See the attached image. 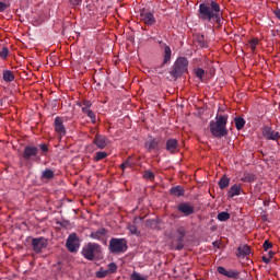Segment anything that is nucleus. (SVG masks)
I'll list each match as a JSON object with an SVG mask.
<instances>
[{
  "mask_svg": "<svg viewBox=\"0 0 280 280\" xmlns=\"http://www.w3.org/2000/svg\"><path fill=\"white\" fill-rule=\"evenodd\" d=\"M271 257H275V252L272 250L269 252V258L271 259Z\"/></svg>",
  "mask_w": 280,
  "mask_h": 280,
  "instance_id": "47",
  "label": "nucleus"
},
{
  "mask_svg": "<svg viewBox=\"0 0 280 280\" xmlns=\"http://www.w3.org/2000/svg\"><path fill=\"white\" fill-rule=\"evenodd\" d=\"M82 255L88 261H94L102 255V246L97 243H88L82 249Z\"/></svg>",
  "mask_w": 280,
  "mask_h": 280,
  "instance_id": "3",
  "label": "nucleus"
},
{
  "mask_svg": "<svg viewBox=\"0 0 280 280\" xmlns=\"http://www.w3.org/2000/svg\"><path fill=\"white\" fill-rule=\"evenodd\" d=\"M159 143H161V140L153 138L145 142L144 148H147L149 152H152V150H159Z\"/></svg>",
  "mask_w": 280,
  "mask_h": 280,
  "instance_id": "18",
  "label": "nucleus"
},
{
  "mask_svg": "<svg viewBox=\"0 0 280 280\" xmlns=\"http://www.w3.org/2000/svg\"><path fill=\"white\" fill-rule=\"evenodd\" d=\"M8 8H10L8 4L0 2V12H5Z\"/></svg>",
  "mask_w": 280,
  "mask_h": 280,
  "instance_id": "42",
  "label": "nucleus"
},
{
  "mask_svg": "<svg viewBox=\"0 0 280 280\" xmlns=\"http://www.w3.org/2000/svg\"><path fill=\"white\" fill-rule=\"evenodd\" d=\"M66 246L70 253H78V249L80 248V240L78 238V234H70L67 238Z\"/></svg>",
  "mask_w": 280,
  "mask_h": 280,
  "instance_id": "6",
  "label": "nucleus"
},
{
  "mask_svg": "<svg viewBox=\"0 0 280 280\" xmlns=\"http://www.w3.org/2000/svg\"><path fill=\"white\" fill-rule=\"evenodd\" d=\"M231 185V178H229L226 175H223L221 179L219 180V187L220 189H226Z\"/></svg>",
  "mask_w": 280,
  "mask_h": 280,
  "instance_id": "25",
  "label": "nucleus"
},
{
  "mask_svg": "<svg viewBox=\"0 0 280 280\" xmlns=\"http://www.w3.org/2000/svg\"><path fill=\"white\" fill-rule=\"evenodd\" d=\"M237 257H247V255H250V246L248 245H242L237 248Z\"/></svg>",
  "mask_w": 280,
  "mask_h": 280,
  "instance_id": "23",
  "label": "nucleus"
},
{
  "mask_svg": "<svg viewBox=\"0 0 280 280\" xmlns=\"http://www.w3.org/2000/svg\"><path fill=\"white\" fill-rule=\"evenodd\" d=\"M10 54V50L8 49V47L2 48V50L0 51V58H3V60H5V58H8Z\"/></svg>",
  "mask_w": 280,
  "mask_h": 280,
  "instance_id": "35",
  "label": "nucleus"
},
{
  "mask_svg": "<svg viewBox=\"0 0 280 280\" xmlns=\"http://www.w3.org/2000/svg\"><path fill=\"white\" fill-rule=\"evenodd\" d=\"M177 245H176V250H183V248H185V245L183 244V240H185V229L179 228L177 229Z\"/></svg>",
  "mask_w": 280,
  "mask_h": 280,
  "instance_id": "16",
  "label": "nucleus"
},
{
  "mask_svg": "<svg viewBox=\"0 0 280 280\" xmlns=\"http://www.w3.org/2000/svg\"><path fill=\"white\" fill-rule=\"evenodd\" d=\"M229 121V116L226 115H217L215 120H211L209 122L210 132L217 139H222V137H226L229 135V130L226 129V124Z\"/></svg>",
  "mask_w": 280,
  "mask_h": 280,
  "instance_id": "2",
  "label": "nucleus"
},
{
  "mask_svg": "<svg viewBox=\"0 0 280 280\" xmlns=\"http://www.w3.org/2000/svg\"><path fill=\"white\" fill-rule=\"evenodd\" d=\"M54 128L59 137H65V135H67V128L65 127V118L57 116L54 121Z\"/></svg>",
  "mask_w": 280,
  "mask_h": 280,
  "instance_id": "8",
  "label": "nucleus"
},
{
  "mask_svg": "<svg viewBox=\"0 0 280 280\" xmlns=\"http://www.w3.org/2000/svg\"><path fill=\"white\" fill-rule=\"evenodd\" d=\"M93 143L95 147H97L100 150H104L109 143L108 139L105 136L96 135L94 137Z\"/></svg>",
  "mask_w": 280,
  "mask_h": 280,
  "instance_id": "11",
  "label": "nucleus"
},
{
  "mask_svg": "<svg viewBox=\"0 0 280 280\" xmlns=\"http://www.w3.org/2000/svg\"><path fill=\"white\" fill-rule=\"evenodd\" d=\"M234 124L236 126V130H242V128H244V126H246V120H244V118L236 116L234 118Z\"/></svg>",
  "mask_w": 280,
  "mask_h": 280,
  "instance_id": "26",
  "label": "nucleus"
},
{
  "mask_svg": "<svg viewBox=\"0 0 280 280\" xmlns=\"http://www.w3.org/2000/svg\"><path fill=\"white\" fill-rule=\"evenodd\" d=\"M241 180L243 183H253L255 180V175L250 173H244Z\"/></svg>",
  "mask_w": 280,
  "mask_h": 280,
  "instance_id": "30",
  "label": "nucleus"
},
{
  "mask_svg": "<svg viewBox=\"0 0 280 280\" xmlns=\"http://www.w3.org/2000/svg\"><path fill=\"white\" fill-rule=\"evenodd\" d=\"M106 233H108V231L106 229H104V228H101V229L92 232L90 234V237L92 240H104V237H106Z\"/></svg>",
  "mask_w": 280,
  "mask_h": 280,
  "instance_id": "17",
  "label": "nucleus"
},
{
  "mask_svg": "<svg viewBox=\"0 0 280 280\" xmlns=\"http://www.w3.org/2000/svg\"><path fill=\"white\" fill-rule=\"evenodd\" d=\"M161 47H164V61L163 65H167L170 60H172V48L170 46L165 45V43L160 42Z\"/></svg>",
  "mask_w": 280,
  "mask_h": 280,
  "instance_id": "19",
  "label": "nucleus"
},
{
  "mask_svg": "<svg viewBox=\"0 0 280 280\" xmlns=\"http://www.w3.org/2000/svg\"><path fill=\"white\" fill-rule=\"evenodd\" d=\"M39 149L42 150V152H48V150H49L47 144H39Z\"/></svg>",
  "mask_w": 280,
  "mask_h": 280,
  "instance_id": "43",
  "label": "nucleus"
},
{
  "mask_svg": "<svg viewBox=\"0 0 280 280\" xmlns=\"http://www.w3.org/2000/svg\"><path fill=\"white\" fill-rule=\"evenodd\" d=\"M217 218L219 222H226V220H231V214L229 212L223 211V212H220Z\"/></svg>",
  "mask_w": 280,
  "mask_h": 280,
  "instance_id": "31",
  "label": "nucleus"
},
{
  "mask_svg": "<svg viewBox=\"0 0 280 280\" xmlns=\"http://www.w3.org/2000/svg\"><path fill=\"white\" fill-rule=\"evenodd\" d=\"M70 3L72 5H80V3H82V0H70Z\"/></svg>",
  "mask_w": 280,
  "mask_h": 280,
  "instance_id": "44",
  "label": "nucleus"
},
{
  "mask_svg": "<svg viewBox=\"0 0 280 280\" xmlns=\"http://www.w3.org/2000/svg\"><path fill=\"white\" fill-rule=\"evenodd\" d=\"M198 16L201 21H215V23H220V4L215 1L201 3L199 5Z\"/></svg>",
  "mask_w": 280,
  "mask_h": 280,
  "instance_id": "1",
  "label": "nucleus"
},
{
  "mask_svg": "<svg viewBox=\"0 0 280 280\" xmlns=\"http://www.w3.org/2000/svg\"><path fill=\"white\" fill-rule=\"evenodd\" d=\"M131 280H148V279H145V277L141 276V275L138 273V272H133V273L131 275Z\"/></svg>",
  "mask_w": 280,
  "mask_h": 280,
  "instance_id": "36",
  "label": "nucleus"
},
{
  "mask_svg": "<svg viewBox=\"0 0 280 280\" xmlns=\"http://www.w3.org/2000/svg\"><path fill=\"white\" fill-rule=\"evenodd\" d=\"M196 75L199 78V80H202V78H205V70L202 68H198L196 70Z\"/></svg>",
  "mask_w": 280,
  "mask_h": 280,
  "instance_id": "38",
  "label": "nucleus"
},
{
  "mask_svg": "<svg viewBox=\"0 0 280 280\" xmlns=\"http://www.w3.org/2000/svg\"><path fill=\"white\" fill-rule=\"evenodd\" d=\"M275 15H276L277 19H279V21H280V10H279V9H277V10L275 11Z\"/></svg>",
  "mask_w": 280,
  "mask_h": 280,
  "instance_id": "46",
  "label": "nucleus"
},
{
  "mask_svg": "<svg viewBox=\"0 0 280 280\" xmlns=\"http://www.w3.org/2000/svg\"><path fill=\"white\" fill-rule=\"evenodd\" d=\"M133 165L135 162L132 161V156H129L122 164H120V170L124 172L127 167H132Z\"/></svg>",
  "mask_w": 280,
  "mask_h": 280,
  "instance_id": "28",
  "label": "nucleus"
},
{
  "mask_svg": "<svg viewBox=\"0 0 280 280\" xmlns=\"http://www.w3.org/2000/svg\"><path fill=\"white\" fill-rule=\"evenodd\" d=\"M171 196H176V198H180V196H185V189L180 186H175L170 189Z\"/></svg>",
  "mask_w": 280,
  "mask_h": 280,
  "instance_id": "22",
  "label": "nucleus"
},
{
  "mask_svg": "<svg viewBox=\"0 0 280 280\" xmlns=\"http://www.w3.org/2000/svg\"><path fill=\"white\" fill-rule=\"evenodd\" d=\"M127 229L131 233V235H139V230L137 229V225L129 224Z\"/></svg>",
  "mask_w": 280,
  "mask_h": 280,
  "instance_id": "33",
  "label": "nucleus"
},
{
  "mask_svg": "<svg viewBox=\"0 0 280 280\" xmlns=\"http://www.w3.org/2000/svg\"><path fill=\"white\" fill-rule=\"evenodd\" d=\"M177 211H179L180 213L187 217V215H194V213L196 212V209L191 203L182 202L178 205Z\"/></svg>",
  "mask_w": 280,
  "mask_h": 280,
  "instance_id": "10",
  "label": "nucleus"
},
{
  "mask_svg": "<svg viewBox=\"0 0 280 280\" xmlns=\"http://www.w3.org/2000/svg\"><path fill=\"white\" fill-rule=\"evenodd\" d=\"M217 271L219 272V275H223V277H228L229 279H235V277H237V271L234 270H226V268L224 267H218Z\"/></svg>",
  "mask_w": 280,
  "mask_h": 280,
  "instance_id": "15",
  "label": "nucleus"
},
{
  "mask_svg": "<svg viewBox=\"0 0 280 280\" xmlns=\"http://www.w3.org/2000/svg\"><path fill=\"white\" fill-rule=\"evenodd\" d=\"M257 43H258L257 39L249 40L252 51H255V47H257Z\"/></svg>",
  "mask_w": 280,
  "mask_h": 280,
  "instance_id": "40",
  "label": "nucleus"
},
{
  "mask_svg": "<svg viewBox=\"0 0 280 280\" xmlns=\"http://www.w3.org/2000/svg\"><path fill=\"white\" fill-rule=\"evenodd\" d=\"M140 16L145 25H154L156 23V18H154L152 12H142Z\"/></svg>",
  "mask_w": 280,
  "mask_h": 280,
  "instance_id": "13",
  "label": "nucleus"
},
{
  "mask_svg": "<svg viewBox=\"0 0 280 280\" xmlns=\"http://www.w3.org/2000/svg\"><path fill=\"white\" fill-rule=\"evenodd\" d=\"M264 264H270V258L262 256Z\"/></svg>",
  "mask_w": 280,
  "mask_h": 280,
  "instance_id": "45",
  "label": "nucleus"
},
{
  "mask_svg": "<svg viewBox=\"0 0 280 280\" xmlns=\"http://www.w3.org/2000/svg\"><path fill=\"white\" fill-rule=\"evenodd\" d=\"M143 178L147 180H154V173L152 171H145L143 174Z\"/></svg>",
  "mask_w": 280,
  "mask_h": 280,
  "instance_id": "34",
  "label": "nucleus"
},
{
  "mask_svg": "<svg viewBox=\"0 0 280 280\" xmlns=\"http://www.w3.org/2000/svg\"><path fill=\"white\" fill-rule=\"evenodd\" d=\"M93 106V103L91 101H83L80 104L81 110L84 115H88V117L91 119L92 124H95L96 118H95V113L91 109Z\"/></svg>",
  "mask_w": 280,
  "mask_h": 280,
  "instance_id": "7",
  "label": "nucleus"
},
{
  "mask_svg": "<svg viewBox=\"0 0 280 280\" xmlns=\"http://www.w3.org/2000/svg\"><path fill=\"white\" fill-rule=\"evenodd\" d=\"M32 248L34 253H40L43 248H47V241L45 237L33 238Z\"/></svg>",
  "mask_w": 280,
  "mask_h": 280,
  "instance_id": "9",
  "label": "nucleus"
},
{
  "mask_svg": "<svg viewBox=\"0 0 280 280\" xmlns=\"http://www.w3.org/2000/svg\"><path fill=\"white\" fill-rule=\"evenodd\" d=\"M107 272H117V265L115 262H110L108 265V269H107Z\"/></svg>",
  "mask_w": 280,
  "mask_h": 280,
  "instance_id": "37",
  "label": "nucleus"
},
{
  "mask_svg": "<svg viewBox=\"0 0 280 280\" xmlns=\"http://www.w3.org/2000/svg\"><path fill=\"white\" fill-rule=\"evenodd\" d=\"M106 156H108V153L104 151H98L96 152L95 161H102L103 159H106Z\"/></svg>",
  "mask_w": 280,
  "mask_h": 280,
  "instance_id": "32",
  "label": "nucleus"
},
{
  "mask_svg": "<svg viewBox=\"0 0 280 280\" xmlns=\"http://www.w3.org/2000/svg\"><path fill=\"white\" fill-rule=\"evenodd\" d=\"M272 247V243H270L269 241H265L262 248L264 250H269V248Z\"/></svg>",
  "mask_w": 280,
  "mask_h": 280,
  "instance_id": "41",
  "label": "nucleus"
},
{
  "mask_svg": "<svg viewBox=\"0 0 280 280\" xmlns=\"http://www.w3.org/2000/svg\"><path fill=\"white\" fill-rule=\"evenodd\" d=\"M54 176H56V174L54 173V171H51V168H46L45 171L42 172V180H51V178H54Z\"/></svg>",
  "mask_w": 280,
  "mask_h": 280,
  "instance_id": "24",
  "label": "nucleus"
},
{
  "mask_svg": "<svg viewBox=\"0 0 280 280\" xmlns=\"http://www.w3.org/2000/svg\"><path fill=\"white\" fill-rule=\"evenodd\" d=\"M158 73H163V71L159 70V68L155 69Z\"/></svg>",
  "mask_w": 280,
  "mask_h": 280,
  "instance_id": "48",
  "label": "nucleus"
},
{
  "mask_svg": "<svg viewBox=\"0 0 280 280\" xmlns=\"http://www.w3.org/2000/svg\"><path fill=\"white\" fill-rule=\"evenodd\" d=\"M109 250L119 255V253H126L128 250V242L126 238H112L109 241Z\"/></svg>",
  "mask_w": 280,
  "mask_h": 280,
  "instance_id": "5",
  "label": "nucleus"
},
{
  "mask_svg": "<svg viewBox=\"0 0 280 280\" xmlns=\"http://www.w3.org/2000/svg\"><path fill=\"white\" fill-rule=\"evenodd\" d=\"M166 151L171 154H176V152L178 151V140L168 139L166 141Z\"/></svg>",
  "mask_w": 280,
  "mask_h": 280,
  "instance_id": "14",
  "label": "nucleus"
},
{
  "mask_svg": "<svg viewBox=\"0 0 280 280\" xmlns=\"http://www.w3.org/2000/svg\"><path fill=\"white\" fill-rule=\"evenodd\" d=\"M240 194H242V187L237 184H234L228 191V198H235V196H240Z\"/></svg>",
  "mask_w": 280,
  "mask_h": 280,
  "instance_id": "21",
  "label": "nucleus"
},
{
  "mask_svg": "<svg viewBox=\"0 0 280 280\" xmlns=\"http://www.w3.org/2000/svg\"><path fill=\"white\" fill-rule=\"evenodd\" d=\"M197 45H198V47H201V48H207V47H209L208 45H207V39H205V35H199V36H197Z\"/></svg>",
  "mask_w": 280,
  "mask_h": 280,
  "instance_id": "29",
  "label": "nucleus"
},
{
  "mask_svg": "<svg viewBox=\"0 0 280 280\" xmlns=\"http://www.w3.org/2000/svg\"><path fill=\"white\" fill-rule=\"evenodd\" d=\"M106 275H108V271L107 270H102V271H97L96 272V277L98 279H104V277H106Z\"/></svg>",
  "mask_w": 280,
  "mask_h": 280,
  "instance_id": "39",
  "label": "nucleus"
},
{
  "mask_svg": "<svg viewBox=\"0 0 280 280\" xmlns=\"http://www.w3.org/2000/svg\"><path fill=\"white\" fill-rule=\"evenodd\" d=\"M264 137H265L266 139H270V140H272V141H277V139H279V132L272 130L271 128H266V129L264 130Z\"/></svg>",
  "mask_w": 280,
  "mask_h": 280,
  "instance_id": "20",
  "label": "nucleus"
},
{
  "mask_svg": "<svg viewBox=\"0 0 280 280\" xmlns=\"http://www.w3.org/2000/svg\"><path fill=\"white\" fill-rule=\"evenodd\" d=\"M33 156H38V148L36 147H25L24 152H23V159L25 161H30L33 159Z\"/></svg>",
  "mask_w": 280,
  "mask_h": 280,
  "instance_id": "12",
  "label": "nucleus"
},
{
  "mask_svg": "<svg viewBox=\"0 0 280 280\" xmlns=\"http://www.w3.org/2000/svg\"><path fill=\"white\" fill-rule=\"evenodd\" d=\"M189 66V61H187V58L179 57L176 59L173 70L171 71V75L173 78H180L185 71H187V67Z\"/></svg>",
  "mask_w": 280,
  "mask_h": 280,
  "instance_id": "4",
  "label": "nucleus"
},
{
  "mask_svg": "<svg viewBox=\"0 0 280 280\" xmlns=\"http://www.w3.org/2000/svg\"><path fill=\"white\" fill-rule=\"evenodd\" d=\"M4 82H14V73L10 70H5L2 74Z\"/></svg>",
  "mask_w": 280,
  "mask_h": 280,
  "instance_id": "27",
  "label": "nucleus"
}]
</instances>
